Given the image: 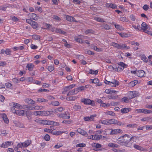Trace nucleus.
Wrapping results in <instances>:
<instances>
[{
	"label": "nucleus",
	"mask_w": 152,
	"mask_h": 152,
	"mask_svg": "<svg viewBox=\"0 0 152 152\" xmlns=\"http://www.w3.org/2000/svg\"><path fill=\"white\" fill-rule=\"evenodd\" d=\"M130 136L125 134L118 138L117 141L119 144L127 147H130L132 145V143L130 140Z\"/></svg>",
	"instance_id": "f257e3e1"
},
{
	"label": "nucleus",
	"mask_w": 152,
	"mask_h": 152,
	"mask_svg": "<svg viewBox=\"0 0 152 152\" xmlns=\"http://www.w3.org/2000/svg\"><path fill=\"white\" fill-rule=\"evenodd\" d=\"M57 116L59 118H62L64 119H68L70 117L69 115L67 112L58 113L57 114Z\"/></svg>",
	"instance_id": "f03ea898"
},
{
	"label": "nucleus",
	"mask_w": 152,
	"mask_h": 152,
	"mask_svg": "<svg viewBox=\"0 0 152 152\" xmlns=\"http://www.w3.org/2000/svg\"><path fill=\"white\" fill-rule=\"evenodd\" d=\"M29 18L31 19H32L35 20H37L38 19V16H37V15L35 13H29L28 15Z\"/></svg>",
	"instance_id": "7ed1b4c3"
},
{
	"label": "nucleus",
	"mask_w": 152,
	"mask_h": 152,
	"mask_svg": "<svg viewBox=\"0 0 152 152\" xmlns=\"http://www.w3.org/2000/svg\"><path fill=\"white\" fill-rule=\"evenodd\" d=\"M96 116V115H90V117H86L84 118V119L85 121H94V118Z\"/></svg>",
	"instance_id": "20e7f679"
},
{
	"label": "nucleus",
	"mask_w": 152,
	"mask_h": 152,
	"mask_svg": "<svg viewBox=\"0 0 152 152\" xmlns=\"http://www.w3.org/2000/svg\"><path fill=\"white\" fill-rule=\"evenodd\" d=\"M77 132L83 136H85L86 137L88 136V134L87 132L83 129L80 128H79L77 129Z\"/></svg>",
	"instance_id": "39448f33"
},
{
	"label": "nucleus",
	"mask_w": 152,
	"mask_h": 152,
	"mask_svg": "<svg viewBox=\"0 0 152 152\" xmlns=\"http://www.w3.org/2000/svg\"><path fill=\"white\" fill-rule=\"evenodd\" d=\"M146 75L145 72L142 70H138L137 71V75L139 77H142Z\"/></svg>",
	"instance_id": "423d86ee"
},
{
	"label": "nucleus",
	"mask_w": 152,
	"mask_h": 152,
	"mask_svg": "<svg viewBox=\"0 0 152 152\" xmlns=\"http://www.w3.org/2000/svg\"><path fill=\"white\" fill-rule=\"evenodd\" d=\"M122 132V130L120 129H111V131L110 133V134L113 135L116 134L118 133Z\"/></svg>",
	"instance_id": "0eeeda50"
},
{
	"label": "nucleus",
	"mask_w": 152,
	"mask_h": 152,
	"mask_svg": "<svg viewBox=\"0 0 152 152\" xmlns=\"http://www.w3.org/2000/svg\"><path fill=\"white\" fill-rule=\"evenodd\" d=\"M89 86H90L89 85H86L85 86H81L78 88H75L77 93L85 90L86 88H88Z\"/></svg>",
	"instance_id": "6e6552de"
},
{
	"label": "nucleus",
	"mask_w": 152,
	"mask_h": 152,
	"mask_svg": "<svg viewBox=\"0 0 152 152\" xmlns=\"http://www.w3.org/2000/svg\"><path fill=\"white\" fill-rule=\"evenodd\" d=\"M142 27L141 29H142L143 31L146 29L150 30L151 29L150 27L148 25H147L145 22H143L141 24Z\"/></svg>",
	"instance_id": "1a4fd4ad"
},
{
	"label": "nucleus",
	"mask_w": 152,
	"mask_h": 152,
	"mask_svg": "<svg viewBox=\"0 0 152 152\" xmlns=\"http://www.w3.org/2000/svg\"><path fill=\"white\" fill-rule=\"evenodd\" d=\"M81 101L85 104H90L91 103V101L89 99L83 98L81 100Z\"/></svg>",
	"instance_id": "9d476101"
},
{
	"label": "nucleus",
	"mask_w": 152,
	"mask_h": 152,
	"mask_svg": "<svg viewBox=\"0 0 152 152\" xmlns=\"http://www.w3.org/2000/svg\"><path fill=\"white\" fill-rule=\"evenodd\" d=\"M110 84L111 87H115L119 85V82L117 80H112L111 81H110Z\"/></svg>",
	"instance_id": "9b49d317"
},
{
	"label": "nucleus",
	"mask_w": 152,
	"mask_h": 152,
	"mask_svg": "<svg viewBox=\"0 0 152 152\" xmlns=\"http://www.w3.org/2000/svg\"><path fill=\"white\" fill-rule=\"evenodd\" d=\"M12 142L7 141L3 142L1 145V147L2 148H7L9 146L12 145Z\"/></svg>",
	"instance_id": "f8f14e48"
},
{
	"label": "nucleus",
	"mask_w": 152,
	"mask_h": 152,
	"mask_svg": "<svg viewBox=\"0 0 152 152\" xmlns=\"http://www.w3.org/2000/svg\"><path fill=\"white\" fill-rule=\"evenodd\" d=\"M1 117H2L4 123L6 124H8L9 122V120L8 118L7 115L4 113H2L1 115Z\"/></svg>",
	"instance_id": "ddd939ff"
},
{
	"label": "nucleus",
	"mask_w": 152,
	"mask_h": 152,
	"mask_svg": "<svg viewBox=\"0 0 152 152\" xmlns=\"http://www.w3.org/2000/svg\"><path fill=\"white\" fill-rule=\"evenodd\" d=\"M31 143V141L30 140H27L24 142L22 143L21 145L23 147H26L29 146Z\"/></svg>",
	"instance_id": "4468645a"
},
{
	"label": "nucleus",
	"mask_w": 152,
	"mask_h": 152,
	"mask_svg": "<svg viewBox=\"0 0 152 152\" xmlns=\"http://www.w3.org/2000/svg\"><path fill=\"white\" fill-rule=\"evenodd\" d=\"M135 91H130L128 96L129 98L131 99L136 97V95L135 94Z\"/></svg>",
	"instance_id": "2eb2a0df"
},
{
	"label": "nucleus",
	"mask_w": 152,
	"mask_h": 152,
	"mask_svg": "<svg viewBox=\"0 0 152 152\" xmlns=\"http://www.w3.org/2000/svg\"><path fill=\"white\" fill-rule=\"evenodd\" d=\"M66 20L69 21H74L75 22H77V21L74 18V17L72 16H70L69 15H66Z\"/></svg>",
	"instance_id": "dca6fc26"
},
{
	"label": "nucleus",
	"mask_w": 152,
	"mask_h": 152,
	"mask_svg": "<svg viewBox=\"0 0 152 152\" xmlns=\"http://www.w3.org/2000/svg\"><path fill=\"white\" fill-rule=\"evenodd\" d=\"M25 101L26 103L30 104H34L35 103V101L29 98L26 99L25 100Z\"/></svg>",
	"instance_id": "f3484780"
},
{
	"label": "nucleus",
	"mask_w": 152,
	"mask_h": 152,
	"mask_svg": "<svg viewBox=\"0 0 152 152\" xmlns=\"http://www.w3.org/2000/svg\"><path fill=\"white\" fill-rule=\"evenodd\" d=\"M118 91H115L112 89L111 88L106 89L105 92L107 94H112L113 93H115V92Z\"/></svg>",
	"instance_id": "a211bd4d"
},
{
	"label": "nucleus",
	"mask_w": 152,
	"mask_h": 152,
	"mask_svg": "<svg viewBox=\"0 0 152 152\" xmlns=\"http://www.w3.org/2000/svg\"><path fill=\"white\" fill-rule=\"evenodd\" d=\"M131 108H125L121 109V112L122 113H126L130 111Z\"/></svg>",
	"instance_id": "6ab92c4d"
},
{
	"label": "nucleus",
	"mask_w": 152,
	"mask_h": 152,
	"mask_svg": "<svg viewBox=\"0 0 152 152\" xmlns=\"http://www.w3.org/2000/svg\"><path fill=\"white\" fill-rule=\"evenodd\" d=\"M42 113V115L48 116L52 114L53 112L51 111H43Z\"/></svg>",
	"instance_id": "aec40b11"
},
{
	"label": "nucleus",
	"mask_w": 152,
	"mask_h": 152,
	"mask_svg": "<svg viewBox=\"0 0 152 152\" xmlns=\"http://www.w3.org/2000/svg\"><path fill=\"white\" fill-rule=\"evenodd\" d=\"M129 47L127 46L126 45L122 44L121 45H119L118 49H121L122 50L124 48H126L127 49H129Z\"/></svg>",
	"instance_id": "412c9836"
},
{
	"label": "nucleus",
	"mask_w": 152,
	"mask_h": 152,
	"mask_svg": "<svg viewBox=\"0 0 152 152\" xmlns=\"http://www.w3.org/2000/svg\"><path fill=\"white\" fill-rule=\"evenodd\" d=\"M34 67V65L31 63L28 64L26 66V67L29 71H32L33 68Z\"/></svg>",
	"instance_id": "4be33fe9"
},
{
	"label": "nucleus",
	"mask_w": 152,
	"mask_h": 152,
	"mask_svg": "<svg viewBox=\"0 0 152 152\" xmlns=\"http://www.w3.org/2000/svg\"><path fill=\"white\" fill-rule=\"evenodd\" d=\"M77 94V91H76V89L75 88L72 91H69L67 94V96H68L72 95H73L76 94Z\"/></svg>",
	"instance_id": "5701e85b"
},
{
	"label": "nucleus",
	"mask_w": 152,
	"mask_h": 152,
	"mask_svg": "<svg viewBox=\"0 0 152 152\" xmlns=\"http://www.w3.org/2000/svg\"><path fill=\"white\" fill-rule=\"evenodd\" d=\"M133 147L136 149L140 151H144L145 150L144 149L141 147V146L136 144H134Z\"/></svg>",
	"instance_id": "b1692460"
},
{
	"label": "nucleus",
	"mask_w": 152,
	"mask_h": 152,
	"mask_svg": "<svg viewBox=\"0 0 152 152\" xmlns=\"http://www.w3.org/2000/svg\"><path fill=\"white\" fill-rule=\"evenodd\" d=\"M16 114L20 116H23L24 115V111L22 110H17Z\"/></svg>",
	"instance_id": "393cba45"
},
{
	"label": "nucleus",
	"mask_w": 152,
	"mask_h": 152,
	"mask_svg": "<svg viewBox=\"0 0 152 152\" xmlns=\"http://www.w3.org/2000/svg\"><path fill=\"white\" fill-rule=\"evenodd\" d=\"M31 25L32 27L34 29L37 28L39 26L37 23L34 21H33Z\"/></svg>",
	"instance_id": "a878e982"
},
{
	"label": "nucleus",
	"mask_w": 152,
	"mask_h": 152,
	"mask_svg": "<svg viewBox=\"0 0 152 152\" xmlns=\"http://www.w3.org/2000/svg\"><path fill=\"white\" fill-rule=\"evenodd\" d=\"M102 28L106 30H110L111 29L110 26L107 24L105 23L103 24L102 26Z\"/></svg>",
	"instance_id": "bb28decb"
},
{
	"label": "nucleus",
	"mask_w": 152,
	"mask_h": 152,
	"mask_svg": "<svg viewBox=\"0 0 152 152\" xmlns=\"http://www.w3.org/2000/svg\"><path fill=\"white\" fill-rule=\"evenodd\" d=\"M13 106L16 108L21 109L22 105L16 103H12Z\"/></svg>",
	"instance_id": "cd10ccee"
},
{
	"label": "nucleus",
	"mask_w": 152,
	"mask_h": 152,
	"mask_svg": "<svg viewBox=\"0 0 152 152\" xmlns=\"http://www.w3.org/2000/svg\"><path fill=\"white\" fill-rule=\"evenodd\" d=\"M114 26L116 28L120 30V31H122L124 30V28L119 25L115 24Z\"/></svg>",
	"instance_id": "c85d7f7f"
},
{
	"label": "nucleus",
	"mask_w": 152,
	"mask_h": 152,
	"mask_svg": "<svg viewBox=\"0 0 152 152\" xmlns=\"http://www.w3.org/2000/svg\"><path fill=\"white\" fill-rule=\"evenodd\" d=\"M116 122V120L114 119H110L108 120V125L112 124H115V123Z\"/></svg>",
	"instance_id": "c756f323"
},
{
	"label": "nucleus",
	"mask_w": 152,
	"mask_h": 152,
	"mask_svg": "<svg viewBox=\"0 0 152 152\" xmlns=\"http://www.w3.org/2000/svg\"><path fill=\"white\" fill-rule=\"evenodd\" d=\"M135 111L137 113H143L145 114V109H136Z\"/></svg>",
	"instance_id": "7c9ffc66"
},
{
	"label": "nucleus",
	"mask_w": 152,
	"mask_h": 152,
	"mask_svg": "<svg viewBox=\"0 0 152 152\" xmlns=\"http://www.w3.org/2000/svg\"><path fill=\"white\" fill-rule=\"evenodd\" d=\"M94 20L99 22H104L103 19L99 17H94Z\"/></svg>",
	"instance_id": "2f4dec72"
},
{
	"label": "nucleus",
	"mask_w": 152,
	"mask_h": 152,
	"mask_svg": "<svg viewBox=\"0 0 152 152\" xmlns=\"http://www.w3.org/2000/svg\"><path fill=\"white\" fill-rule=\"evenodd\" d=\"M118 65L120 66L121 67L124 69L125 68H126L127 66V65L125 64L124 63L122 62H120L118 63Z\"/></svg>",
	"instance_id": "473e14b6"
},
{
	"label": "nucleus",
	"mask_w": 152,
	"mask_h": 152,
	"mask_svg": "<svg viewBox=\"0 0 152 152\" xmlns=\"http://www.w3.org/2000/svg\"><path fill=\"white\" fill-rule=\"evenodd\" d=\"M137 82L136 81H132L129 84V86L131 87L134 86L137 84Z\"/></svg>",
	"instance_id": "72a5a7b5"
},
{
	"label": "nucleus",
	"mask_w": 152,
	"mask_h": 152,
	"mask_svg": "<svg viewBox=\"0 0 152 152\" xmlns=\"http://www.w3.org/2000/svg\"><path fill=\"white\" fill-rule=\"evenodd\" d=\"M54 106H57L60 104L59 102L57 101H52L50 104Z\"/></svg>",
	"instance_id": "f704fd0d"
},
{
	"label": "nucleus",
	"mask_w": 152,
	"mask_h": 152,
	"mask_svg": "<svg viewBox=\"0 0 152 152\" xmlns=\"http://www.w3.org/2000/svg\"><path fill=\"white\" fill-rule=\"evenodd\" d=\"M130 99L128 97H124L122 98V102H124L126 103H128L129 102V100Z\"/></svg>",
	"instance_id": "c9c22d12"
},
{
	"label": "nucleus",
	"mask_w": 152,
	"mask_h": 152,
	"mask_svg": "<svg viewBox=\"0 0 152 152\" xmlns=\"http://www.w3.org/2000/svg\"><path fill=\"white\" fill-rule=\"evenodd\" d=\"M56 32L58 33L63 34H65L66 33V32L59 28H56Z\"/></svg>",
	"instance_id": "e433bc0d"
},
{
	"label": "nucleus",
	"mask_w": 152,
	"mask_h": 152,
	"mask_svg": "<svg viewBox=\"0 0 152 152\" xmlns=\"http://www.w3.org/2000/svg\"><path fill=\"white\" fill-rule=\"evenodd\" d=\"M139 137L136 136H132L130 138V140L131 142V141H135L137 140H138Z\"/></svg>",
	"instance_id": "4c0bfd02"
},
{
	"label": "nucleus",
	"mask_w": 152,
	"mask_h": 152,
	"mask_svg": "<svg viewBox=\"0 0 152 152\" xmlns=\"http://www.w3.org/2000/svg\"><path fill=\"white\" fill-rule=\"evenodd\" d=\"M44 131L47 132H49L54 134V131L50 129L45 128L44 129Z\"/></svg>",
	"instance_id": "58836bf2"
},
{
	"label": "nucleus",
	"mask_w": 152,
	"mask_h": 152,
	"mask_svg": "<svg viewBox=\"0 0 152 152\" xmlns=\"http://www.w3.org/2000/svg\"><path fill=\"white\" fill-rule=\"evenodd\" d=\"M44 124L48 125H52V121L44 120Z\"/></svg>",
	"instance_id": "ea45409f"
},
{
	"label": "nucleus",
	"mask_w": 152,
	"mask_h": 152,
	"mask_svg": "<svg viewBox=\"0 0 152 152\" xmlns=\"http://www.w3.org/2000/svg\"><path fill=\"white\" fill-rule=\"evenodd\" d=\"M137 126V125L135 124H130L126 125L127 127L130 128H135Z\"/></svg>",
	"instance_id": "a19ab883"
},
{
	"label": "nucleus",
	"mask_w": 152,
	"mask_h": 152,
	"mask_svg": "<svg viewBox=\"0 0 152 152\" xmlns=\"http://www.w3.org/2000/svg\"><path fill=\"white\" fill-rule=\"evenodd\" d=\"M94 31L91 29H88L85 31V33L86 34H88L89 33L94 34Z\"/></svg>",
	"instance_id": "79ce46f5"
},
{
	"label": "nucleus",
	"mask_w": 152,
	"mask_h": 152,
	"mask_svg": "<svg viewBox=\"0 0 152 152\" xmlns=\"http://www.w3.org/2000/svg\"><path fill=\"white\" fill-rule=\"evenodd\" d=\"M37 101L38 102H47L48 101V100L45 99H42V98H38L37 99Z\"/></svg>",
	"instance_id": "37998d69"
},
{
	"label": "nucleus",
	"mask_w": 152,
	"mask_h": 152,
	"mask_svg": "<svg viewBox=\"0 0 152 152\" xmlns=\"http://www.w3.org/2000/svg\"><path fill=\"white\" fill-rule=\"evenodd\" d=\"M16 126L21 128H23L24 127L23 124L20 122H18L16 124Z\"/></svg>",
	"instance_id": "c03bdc74"
},
{
	"label": "nucleus",
	"mask_w": 152,
	"mask_h": 152,
	"mask_svg": "<svg viewBox=\"0 0 152 152\" xmlns=\"http://www.w3.org/2000/svg\"><path fill=\"white\" fill-rule=\"evenodd\" d=\"M73 108L77 110L81 109V106L78 104H75L73 106Z\"/></svg>",
	"instance_id": "a18cd8bd"
},
{
	"label": "nucleus",
	"mask_w": 152,
	"mask_h": 152,
	"mask_svg": "<svg viewBox=\"0 0 152 152\" xmlns=\"http://www.w3.org/2000/svg\"><path fill=\"white\" fill-rule=\"evenodd\" d=\"M89 73L91 74H95V75H96L98 74V71L97 70L94 71L92 69H90Z\"/></svg>",
	"instance_id": "49530a36"
},
{
	"label": "nucleus",
	"mask_w": 152,
	"mask_h": 152,
	"mask_svg": "<svg viewBox=\"0 0 152 152\" xmlns=\"http://www.w3.org/2000/svg\"><path fill=\"white\" fill-rule=\"evenodd\" d=\"M32 38L33 39L37 40H38L40 39V37L39 36L36 34L32 35Z\"/></svg>",
	"instance_id": "de8ad7c7"
},
{
	"label": "nucleus",
	"mask_w": 152,
	"mask_h": 152,
	"mask_svg": "<svg viewBox=\"0 0 152 152\" xmlns=\"http://www.w3.org/2000/svg\"><path fill=\"white\" fill-rule=\"evenodd\" d=\"M100 123L104 125H108V120H102Z\"/></svg>",
	"instance_id": "09e8293b"
},
{
	"label": "nucleus",
	"mask_w": 152,
	"mask_h": 152,
	"mask_svg": "<svg viewBox=\"0 0 152 152\" xmlns=\"http://www.w3.org/2000/svg\"><path fill=\"white\" fill-rule=\"evenodd\" d=\"M86 146V144L84 143H79L77 144L76 145V147H85Z\"/></svg>",
	"instance_id": "8fccbe9b"
},
{
	"label": "nucleus",
	"mask_w": 152,
	"mask_h": 152,
	"mask_svg": "<svg viewBox=\"0 0 152 152\" xmlns=\"http://www.w3.org/2000/svg\"><path fill=\"white\" fill-rule=\"evenodd\" d=\"M96 140H98L102 138V136L101 135L95 134Z\"/></svg>",
	"instance_id": "3c124183"
},
{
	"label": "nucleus",
	"mask_w": 152,
	"mask_h": 152,
	"mask_svg": "<svg viewBox=\"0 0 152 152\" xmlns=\"http://www.w3.org/2000/svg\"><path fill=\"white\" fill-rule=\"evenodd\" d=\"M91 82L93 83H97L99 82L98 79L97 78H95L93 80L91 79Z\"/></svg>",
	"instance_id": "603ef678"
},
{
	"label": "nucleus",
	"mask_w": 152,
	"mask_h": 152,
	"mask_svg": "<svg viewBox=\"0 0 152 152\" xmlns=\"http://www.w3.org/2000/svg\"><path fill=\"white\" fill-rule=\"evenodd\" d=\"M141 59L145 62L148 61V58L144 55H143L141 57Z\"/></svg>",
	"instance_id": "864d4df0"
},
{
	"label": "nucleus",
	"mask_w": 152,
	"mask_h": 152,
	"mask_svg": "<svg viewBox=\"0 0 152 152\" xmlns=\"http://www.w3.org/2000/svg\"><path fill=\"white\" fill-rule=\"evenodd\" d=\"M115 68L117 69V71L118 72H119L121 70H122L124 69L121 67L120 66L118 65V66H116Z\"/></svg>",
	"instance_id": "5fc2aeb1"
},
{
	"label": "nucleus",
	"mask_w": 152,
	"mask_h": 152,
	"mask_svg": "<svg viewBox=\"0 0 152 152\" xmlns=\"http://www.w3.org/2000/svg\"><path fill=\"white\" fill-rule=\"evenodd\" d=\"M45 139L47 141H49L50 140V137L48 134H46L44 137Z\"/></svg>",
	"instance_id": "6e6d98bb"
},
{
	"label": "nucleus",
	"mask_w": 152,
	"mask_h": 152,
	"mask_svg": "<svg viewBox=\"0 0 152 152\" xmlns=\"http://www.w3.org/2000/svg\"><path fill=\"white\" fill-rule=\"evenodd\" d=\"M13 82L15 84L19 83L20 82V81L19 79H17L16 78H13L12 79Z\"/></svg>",
	"instance_id": "4d7b16f0"
},
{
	"label": "nucleus",
	"mask_w": 152,
	"mask_h": 152,
	"mask_svg": "<svg viewBox=\"0 0 152 152\" xmlns=\"http://www.w3.org/2000/svg\"><path fill=\"white\" fill-rule=\"evenodd\" d=\"M52 18L58 21H60L61 20L60 18L58 16L56 15L53 16Z\"/></svg>",
	"instance_id": "13d9d810"
},
{
	"label": "nucleus",
	"mask_w": 152,
	"mask_h": 152,
	"mask_svg": "<svg viewBox=\"0 0 152 152\" xmlns=\"http://www.w3.org/2000/svg\"><path fill=\"white\" fill-rule=\"evenodd\" d=\"M35 122H36L38 123L44 124V123H44V120L37 119V120H35Z\"/></svg>",
	"instance_id": "bf43d9fd"
},
{
	"label": "nucleus",
	"mask_w": 152,
	"mask_h": 152,
	"mask_svg": "<svg viewBox=\"0 0 152 152\" xmlns=\"http://www.w3.org/2000/svg\"><path fill=\"white\" fill-rule=\"evenodd\" d=\"M62 146L63 145L61 143L57 144L54 147V148H55L58 149Z\"/></svg>",
	"instance_id": "052dcab7"
},
{
	"label": "nucleus",
	"mask_w": 152,
	"mask_h": 152,
	"mask_svg": "<svg viewBox=\"0 0 152 152\" xmlns=\"http://www.w3.org/2000/svg\"><path fill=\"white\" fill-rule=\"evenodd\" d=\"M130 19L133 21H135L136 19L135 16L132 14H131L129 16Z\"/></svg>",
	"instance_id": "680f3d73"
},
{
	"label": "nucleus",
	"mask_w": 152,
	"mask_h": 152,
	"mask_svg": "<svg viewBox=\"0 0 152 152\" xmlns=\"http://www.w3.org/2000/svg\"><path fill=\"white\" fill-rule=\"evenodd\" d=\"M94 147H96V148H100L101 147V145L98 143H94Z\"/></svg>",
	"instance_id": "e2e57ef3"
},
{
	"label": "nucleus",
	"mask_w": 152,
	"mask_h": 152,
	"mask_svg": "<svg viewBox=\"0 0 152 152\" xmlns=\"http://www.w3.org/2000/svg\"><path fill=\"white\" fill-rule=\"evenodd\" d=\"M69 89L67 86H66L64 88V90L62 91L63 94H65V92L69 91Z\"/></svg>",
	"instance_id": "0e129e2a"
},
{
	"label": "nucleus",
	"mask_w": 152,
	"mask_h": 152,
	"mask_svg": "<svg viewBox=\"0 0 152 152\" xmlns=\"http://www.w3.org/2000/svg\"><path fill=\"white\" fill-rule=\"evenodd\" d=\"M110 7L114 9H117V7L115 4L110 3Z\"/></svg>",
	"instance_id": "69168bd1"
},
{
	"label": "nucleus",
	"mask_w": 152,
	"mask_h": 152,
	"mask_svg": "<svg viewBox=\"0 0 152 152\" xmlns=\"http://www.w3.org/2000/svg\"><path fill=\"white\" fill-rule=\"evenodd\" d=\"M107 114L109 115L113 116H115V114L112 111H109L107 112Z\"/></svg>",
	"instance_id": "338daca9"
},
{
	"label": "nucleus",
	"mask_w": 152,
	"mask_h": 152,
	"mask_svg": "<svg viewBox=\"0 0 152 152\" xmlns=\"http://www.w3.org/2000/svg\"><path fill=\"white\" fill-rule=\"evenodd\" d=\"M86 53L89 55H94V52L90 50H87L86 51Z\"/></svg>",
	"instance_id": "774afa93"
}]
</instances>
